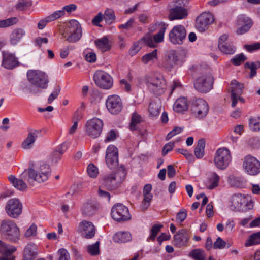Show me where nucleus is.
Returning <instances> with one entry per match:
<instances>
[{
    "instance_id": "obj_62",
    "label": "nucleus",
    "mask_w": 260,
    "mask_h": 260,
    "mask_svg": "<svg viewBox=\"0 0 260 260\" xmlns=\"http://www.w3.org/2000/svg\"><path fill=\"white\" fill-rule=\"evenodd\" d=\"M60 89L59 87L56 88L48 98V103L51 104L58 96Z\"/></svg>"
},
{
    "instance_id": "obj_51",
    "label": "nucleus",
    "mask_w": 260,
    "mask_h": 260,
    "mask_svg": "<svg viewBox=\"0 0 260 260\" xmlns=\"http://www.w3.org/2000/svg\"><path fill=\"white\" fill-rule=\"evenodd\" d=\"M162 226L163 225L162 224H154L150 231V235L148 239L154 240Z\"/></svg>"
},
{
    "instance_id": "obj_1",
    "label": "nucleus",
    "mask_w": 260,
    "mask_h": 260,
    "mask_svg": "<svg viewBox=\"0 0 260 260\" xmlns=\"http://www.w3.org/2000/svg\"><path fill=\"white\" fill-rule=\"evenodd\" d=\"M51 169L48 165L46 164H32L30 167L25 170L21 175V179H18L15 176L10 175L8 177L9 181L13 185L21 191L25 190L27 188V185L23 179H25L28 175L27 180L29 179L35 180L39 183L44 182L47 180L50 175Z\"/></svg>"
},
{
    "instance_id": "obj_52",
    "label": "nucleus",
    "mask_w": 260,
    "mask_h": 260,
    "mask_svg": "<svg viewBox=\"0 0 260 260\" xmlns=\"http://www.w3.org/2000/svg\"><path fill=\"white\" fill-rule=\"evenodd\" d=\"M58 260H70V256L64 248L60 249L57 252Z\"/></svg>"
},
{
    "instance_id": "obj_9",
    "label": "nucleus",
    "mask_w": 260,
    "mask_h": 260,
    "mask_svg": "<svg viewBox=\"0 0 260 260\" xmlns=\"http://www.w3.org/2000/svg\"><path fill=\"white\" fill-rule=\"evenodd\" d=\"M175 6L169 11V19L171 21L182 19L187 16V10L183 7L188 0H174Z\"/></svg>"
},
{
    "instance_id": "obj_26",
    "label": "nucleus",
    "mask_w": 260,
    "mask_h": 260,
    "mask_svg": "<svg viewBox=\"0 0 260 260\" xmlns=\"http://www.w3.org/2000/svg\"><path fill=\"white\" fill-rule=\"evenodd\" d=\"M188 239V234L185 230H181L174 236L173 243L175 246L181 247L185 245Z\"/></svg>"
},
{
    "instance_id": "obj_59",
    "label": "nucleus",
    "mask_w": 260,
    "mask_h": 260,
    "mask_svg": "<svg viewBox=\"0 0 260 260\" xmlns=\"http://www.w3.org/2000/svg\"><path fill=\"white\" fill-rule=\"evenodd\" d=\"M135 22L134 18H130L128 21L124 24H120L118 26L119 29H125L128 30L133 27V25Z\"/></svg>"
},
{
    "instance_id": "obj_10",
    "label": "nucleus",
    "mask_w": 260,
    "mask_h": 260,
    "mask_svg": "<svg viewBox=\"0 0 260 260\" xmlns=\"http://www.w3.org/2000/svg\"><path fill=\"white\" fill-rule=\"evenodd\" d=\"M146 85L151 92L157 95L164 93L166 88V81L161 76L149 78L146 82Z\"/></svg>"
},
{
    "instance_id": "obj_45",
    "label": "nucleus",
    "mask_w": 260,
    "mask_h": 260,
    "mask_svg": "<svg viewBox=\"0 0 260 260\" xmlns=\"http://www.w3.org/2000/svg\"><path fill=\"white\" fill-rule=\"evenodd\" d=\"M87 252L91 255H97L100 253V242L87 246Z\"/></svg>"
},
{
    "instance_id": "obj_21",
    "label": "nucleus",
    "mask_w": 260,
    "mask_h": 260,
    "mask_svg": "<svg viewBox=\"0 0 260 260\" xmlns=\"http://www.w3.org/2000/svg\"><path fill=\"white\" fill-rule=\"evenodd\" d=\"M78 231L84 238L91 239L94 236L96 229L91 222L85 220L79 223Z\"/></svg>"
},
{
    "instance_id": "obj_57",
    "label": "nucleus",
    "mask_w": 260,
    "mask_h": 260,
    "mask_svg": "<svg viewBox=\"0 0 260 260\" xmlns=\"http://www.w3.org/2000/svg\"><path fill=\"white\" fill-rule=\"evenodd\" d=\"M37 227L36 224H31L26 230L24 235L25 237L26 238H29L31 236H35L37 234Z\"/></svg>"
},
{
    "instance_id": "obj_58",
    "label": "nucleus",
    "mask_w": 260,
    "mask_h": 260,
    "mask_svg": "<svg viewBox=\"0 0 260 260\" xmlns=\"http://www.w3.org/2000/svg\"><path fill=\"white\" fill-rule=\"evenodd\" d=\"M103 187H102L101 184L98 189V194L100 197L103 198L107 201H109L111 197L110 194L108 192L103 190Z\"/></svg>"
},
{
    "instance_id": "obj_41",
    "label": "nucleus",
    "mask_w": 260,
    "mask_h": 260,
    "mask_svg": "<svg viewBox=\"0 0 260 260\" xmlns=\"http://www.w3.org/2000/svg\"><path fill=\"white\" fill-rule=\"evenodd\" d=\"M142 121V118L137 113L134 112L132 115L131 123L129 128L132 131L137 129V125Z\"/></svg>"
},
{
    "instance_id": "obj_56",
    "label": "nucleus",
    "mask_w": 260,
    "mask_h": 260,
    "mask_svg": "<svg viewBox=\"0 0 260 260\" xmlns=\"http://www.w3.org/2000/svg\"><path fill=\"white\" fill-rule=\"evenodd\" d=\"M32 5L31 1L21 0L16 6V8L19 10H23L27 7H30Z\"/></svg>"
},
{
    "instance_id": "obj_25",
    "label": "nucleus",
    "mask_w": 260,
    "mask_h": 260,
    "mask_svg": "<svg viewBox=\"0 0 260 260\" xmlns=\"http://www.w3.org/2000/svg\"><path fill=\"white\" fill-rule=\"evenodd\" d=\"M16 250V248L13 246L8 248L6 245L0 240V253H3L1 257V260H15V257L12 253Z\"/></svg>"
},
{
    "instance_id": "obj_40",
    "label": "nucleus",
    "mask_w": 260,
    "mask_h": 260,
    "mask_svg": "<svg viewBox=\"0 0 260 260\" xmlns=\"http://www.w3.org/2000/svg\"><path fill=\"white\" fill-rule=\"evenodd\" d=\"M231 84L232 86L231 94L234 93L235 95L239 96L242 92L243 85L235 80L232 81Z\"/></svg>"
},
{
    "instance_id": "obj_6",
    "label": "nucleus",
    "mask_w": 260,
    "mask_h": 260,
    "mask_svg": "<svg viewBox=\"0 0 260 260\" xmlns=\"http://www.w3.org/2000/svg\"><path fill=\"white\" fill-rule=\"evenodd\" d=\"M231 208L236 211H246L253 208L251 199L241 194H235L231 198Z\"/></svg>"
},
{
    "instance_id": "obj_64",
    "label": "nucleus",
    "mask_w": 260,
    "mask_h": 260,
    "mask_svg": "<svg viewBox=\"0 0 260 260\" xmlns=\"http://www.w3.org/2000/svg\"><path fill=\"white\" fill-rule=\"evenodd\" d=\"M245 48L248 52H251L260 49V43L257 42L251 45H245Z\"/></svg>"
},
{
    "instance_id": "obj_20",
    "label": "nucleus",
    "mask_w": 260,
    "mask_h": 260,
    "mask_svg": "<svg viewBox=\"0 0 260 260\" xmlns=\"http://www.w3.org/2000/svg\"><path fill=\"white\" fill-rule=\"evenodd\" d=\"M106 105L108 111L113 114L119 113L123 107L121 99L116 95L109 96L106 101Z\"/></svg>"
},
{
    "instance_id": "obj_60",
    "label": "nucleus",
    "mask_w": 260,
    "mask_h": 260,
    "mask_svg": "<svg viewBox=\"0 0 260 260\" xmlns=\"http://www.w3.org/2000/svg\"><path fill=\"white\" fill-rule=\"evenodd\" d=\"M183 128L180 127H175L166 136V140H169L177 134H180Z\"/></svg>"
},
{
    "instance_id": "obj_19",
    "label": "nucleus",
    "mask_w": 260,
    "mask_h": 260,
    "mask_svg": "<svg viewBox=\"0 0 260 260\" xmlns=\"http://www.w3.org/2000/svg\"><path fill=\"white\" fill-rule=\"evenodd\" d=\"M214 21V16L212 14L203 13L197 18L196 27L200 32H204Z\"/></svg>"
},
{
    "instance_id": "obj_43",
    "label": "nucleus",
    "mask_w": 260,
    "mask_h": 260,
    "mask_svg": "<svg viewBox=\"0 0 260 260\" xmlns=\"http://www.w3.org/2000/svg\"><path fill=\"white\" fill-rule=\"evenodd\" d=\"M246 68L251 70L250 78H252L256 75V70L260 68V61L246 62L245 64Z\"/></svg>"
},
{
    "instance_id": "obj_44",
    "label": "nucleus",
    "mask_w": 260,
    "mask_h": 260,
    "mask_svg": "<svg viewBox=\"0 0 260 260\" xmlns=\"http://www.w3.org/2000/svg\"><path fill=\"white\" fill-rule=\"evenodd\" d=\"M16 17H12L0 20V28L7 27L16 24L18 22Z\"/></svg>"
},
{
    "instance_id": "obj_5",
    "label": "nucleus",
    "mask_w": 260,
    "mask_h": 260,
    "mask_svg": "<svg viewBox=\"0 0 260 260\" xmlns=\"http://www.w3.org/2000/svg\"><path fill=\"white\" fill-rule=\"evenodd\" d=\"M27 76L29 82L37 87L45 89L48 85V80L47 75L39 70H29Z\"/></svg>"
},
{
    "instance_id": "obj_12",
    "label": "nucleus",
    "mask_w": 260,
    "mask_h": 260,
    "mask_svg": "<svg viewBox=\"0 0 260 260\" xmlns=\"http://www.w3.org/2000/svg\"><path fill=\"white\" fill-rule=\"evenodd\" d=\"M243 168L250 175H256L260 172V161L250 155H246L243 159Z\"/></svg>"
},
{
    "instance_id": "obj_13",
    "label": "nucleus",
    "mask_w": 260,
    "mask_h": 260,
    "mask_svg": "<svg viewBox=\"0 0 260 260\" xmlns=\"http://www.w3.org/2000/svg\"><path fill=\"white\" fill-rule=\"evenodd\" d=\"M111 214L112 218L118 222L126 221L131 218L128 208L122 204L114 205Z\"/></svg>"
},
{
    "instance_id": "obj_36",
    "label": "nucleus",
    "mask_w": 260,
    "mask_h": 260,
    "mask_svg": "<svg viewBox=\"0 0 260 260\" xmlns=\"http://www.w3.org/2000/svg\"><path fill=\"white\" fill-rule=\"evenodd\" d=\"M205 142L203 139H200L194 148V153L197 158H202L204 155Z\"/></svg>"
},
{
    "instance_id": "obj_17",
    "label": "nucleus",
    "mask_w": 260,
    "mask_h": 260,
    "mask_svg": "<svg viewBox=\"0 0 260 260\" xmlns=\"http://www.w3.org/2000/svg\"><path fill=\"white\" fill-rule=\"evenodd\" d=\"M236 25L238 27L236 34L241 35L248 32L253 25L252 20L244 14L239 15L237 19Z\"/></svg>"
},
{
    "instance_id": "obj_34",
    "label": "nucleus",
    "mask_w": 260,
    "mask_h": 260,
    "mask_svg": "<svg viewBox=\"0 0 260 260\" xmlns=\"http://www.w3.org/2000/svg\"><path fill=\"white\" fill-rule=\"evenodd\" d=\"M131 235L129 232H119L116 233L113 237V240L117 243H125L131 241Z\"/></svg>"
},
{
    "instance_id": "obj_35",
    "label": "nucleus",
    "mask_w": 260,
    "mask_h": 260,
    "mask_svg": "<svg viewBox=\"0 0 260 260\" xmlns=\"http://www.w3.org/2000/svg\"><path fill=\"white\" fill-rule=\"evenodd\" d=\"M158 59L157 50L155 49L152 52L148 53L141 57V61L144 64H147L149 62H154L155 60Z\"/></svg>"
},
{
    "instance_id": "obj_46",
    "label": "nucleus",
    "mask_w": 260,
    "mask_h": 260,
    "mask_svg": "<svg viewBox=\"0 0 260 260\" xmlns=\"http://www.w3.org/2000/svg\"><path fill=\"white\" fill-rule=\"evenodd\" d=\"M219 180V176L216 173H213L209 179L210 184L208 186V188L209 189H212L217 186Z\"/></svg>"
},
{
    "instance_id": "obj_16",
    "label": "nucleus",
    "mask_w": 260,
    "mask_h": 260,
    "mask_svg": "<svg viewBox=\"0 0 260 260\" xmlns=\"http://www.w3.org/2000/svg\"><path fill=\"white\" fill-rule=\"evenodd\" d=\"M186 36V29L181 25L175 26L169 33V39L174 44H182Z\"/></svg>"
},
{
    "instance_id": "obj_61",
    "label": "nucleus",
    "mask_w": 260,
    "mask_h": 260,
    "mask_svg": "<svg viewBox=\"0 0 260 260\" xmlns=\"http://www.w3.org/2000/svg\"><path fill=\"white\" fill-rule=\"evenodd\" d=\"M145 44L151 48H155L156 47V42H155L153 37L151 36H146L144 38Z\"/></svg>"
},
{
    "instance_id": "obj_11",
    "label": "nucleus",
    "mask_w": 260,
    "mask_h": 260,
    "mask_svg": "<svg viewBox=\"0 0 260 260\" xmlns=\"http://www.w3.org/2000/svg\"><path fill=\"white\" fill-rule=\"evenodd\" d=\"M93 80L96 85L102 89H109L113 85L111 76L102 70H98L95 72Z\"/></svg>"
},
{
    "instance_id": "obj_31",
    "label": "nucleus",
    "mask_w": 260,
    "mask_h": 260,
    "mask_svg": "<svg viewBox=\"0 0 260 260\" xmlns=\"http://www.w3.org/2000/svg\"><path fill=\"white\" fill-rule=\"evenodd\" d=\"M160 108L161 105L159 100L151 102L148 108L149 116L152 118L158 117L160 114Z\"/></svg>"
},
{
    "instance_id": "obj_28",
    "label": "nucleus",
    "mask_w": 260,
    "mask_h": 260,
    "mask_svg": "<svg viewBox=\"0 0 260 260\" xmlns=\"http://www.w3.org/2000/svg\"><path fill=\"white\" fill-rule=\"evenodd\" d=\"M37 246L34 243L28 244L23 250V260H34L37 256Z\"/></svg>"
},
{
    "instance_id": "obj_18",
    "label": "nucleus",
    "mask_w": 260,
    "mask_h": 260,
    "mask_svg": "<svg viewBox=\"0 0 260 260\" xmlns=\"http://www.w3.org/2000/svg\"><path fill=\"white\" fill-rule=\"evenodd\" d=\"M106 162L111 169H114L118 165V149L114 145H109L106 151Z\"/></svg>"
},
{
    "instance_id": "obj_22",
    "label": "nucleus",
    "mask_w": 260,
    "mask_h": 260,
    "mask_svg": "<svg viewBox=\"0 0 260 260\" xmlns=\"http://www.w3.org/2000/svg\"><path fill=\"white\" fill-rule=\"evenodd\" d=\"M71 25V35L67 38L69 43L77 42L82 37V30L79 23L75 20H72L70 22Z\"/></svg>"
},
{
    "instance_id": "obj_14",
    "label": "nucleus",
    "mask_w": 260,
    "mask_h": 260,
    "mask_svg": "<svg viewBox=\"0 0 260 260\" xmlns=\"http://www.w3.org/2000/svg\"><path fill=\"white\" fill-rule=\"evenodd\" d=\"M103 126V123L102 120L98 118H93L86 122V131L88 136L95 138L100 135Z\"/></svg>"
},
{
    "instance_id": "obj_30",
    "label": "nucleus",
    "mask_w": 260,
    "mask_h": 260,
    "mask_svg": "<svg viewBox=\"0 0 260 260\" xmlns=\"http://www.w3.org/2000/svg\"><path fill=\"white\" fill-rule=\"evenodd\" d=\"M25 31L21 28L14 29L10 35V42L11 45H15L25 35Z\"/></svg>"
},
{
    "instance_id": "obj_4",
    "label": "nucleus",
    "mask_w": 260,
    "mask_h": 260,
    "mask_svg": "<svg viewBox=\"0 0 260 260\" xmlns=\"http://www.w3.org/2000/svg\"><path fill=\"white\" fill-rule=\"evenodd\" d=\"M214 78L211 73H206L198 77L194 82V88L200 92L207 93L213 88Z\"/></svg>"
},
{
    "instance_id": "obj_55",
    "label": "nucleus",
    "mask_w": 260,
    "mask_h": 260,
    "mask_svg": "<svg viewBox=\"0 0 260 260\" xmlns=\"http://www.w3.org/2000/svg\"><path fill=\"white\" fill-rule=\"evenodd\" d=\"M65 13L63 12L62 10L56 11L52 13L51 15L48 16V20L53 21L58 18L64 16Z\"/></svg>"
},
{
    "instance_id": "obj_54",
    "label": "nucleus",
    "mask_w": 260,
    "mask_h": 260,
    "mask_svg": "<svg viewBox=\"0 0 260 260\" xmlns=\"http://www.w3.org/2000/svg\"><path fill=\"white\" fill-rule=\"evenodd\" d=\"M226 243L221 238L218 237L213 243L214 249H223L226 246Z\"/></svg>"
},
{
    "instance_id": "obj_27",
    "label": "nucleus",
    "mask_w": 260,
    "mask_h": 260,
    "mask_svg": "<svg viewBox=\"0 0 260 260\" xmlns=\"http://www.w3.org/2000/svg\"><path fill=\"white\" fill-rule=\"evenodd\" d=\"M40 132L37 130H34L29 132L24 141L21 144V147L24 149H29L33 146Z\"/></svg>"
},
{
    "instance_id": "obj_15",
    "label": "nucleus",
    "mask_w": 260,
    "mask_h": 260,
    "mask_svg": "<svg viewBox=\"0 0 260 260\" xmlns=\"http://www.w3.org/2000/svg\"><path fill=\"white\" fill-rule=\"evenodd\" d=\"M22 205L16 198L9 200L6 206L5 210L7 214L13 218H17L22 213Z\"/></svg>"
},
{
    "instance_id": "obj_33",
    "label": "nucleus",
    "mask_w": 260,
    "mask_h": 260,
    "mask_svg": "<svg viewBox=\"0 0 260 260\" xmlns=\"http://www.w3.org/2000/svg\"><path fill=\"white\" fill-rule=\"evenodd\" d=\"M94 43L98 49L102 52L109 51L111 48V45L106 37H104L101 39L96 40Z\"/></svg>"
},
{
    "instance_id": "obj_32",
    "label": "nucleus",
    "mask_w": 260,
    "mask_h": 260,
    "mask_svg": "<svg viewBox=\"0 0 260 260\" xmlns=\"http://www.w3.org/2000/svg\"><path fill=\"white\" fill-rule=\"evenodd\" d=\"M187 100L185 98L178 99L174 104L173 109L177 112H182L188 109Z\"/></svg>"
},
{
    "instance_id": "obj_23",
    "label": "nucleus",
    "mask_w": 260,
    "mask_h": 260,
    "mask_svg": "<svg viewBox=\"0 0 260 260\" xmlns=\"http://www.w3.org/2000/svg\"><path fill=\"white\" fill-rule=\"evenodd\" d=\"M178 59L176 51L174 50H170L165 54L162 67L166 70L170 71L175 66Z\"/></svg>"
},
{
    "instance_id": "obj_49",
    "label": "nucleus",
    "mask_w": 260,
    "mask_h": 260,
    "mask_svg": "<svg viewBox=\"0 0 260 260\" xmlns=\"http://www.w3.org/2000/svg\"><path fill=\"white\" fill-rule=\"evenodd\" d=\"M87 173L91 178H95L99 173L98 169L93 164H90L87 169Z\"/></svg>"
},
{
    "instance_id": "obj_24",
    "label": "nucleus",
    "mask_w": 260,
    "mask_h": 260,
    "mask_svg": "<svg viewBox=\"0 0 260 260\" xmlns=\"http://www.w3.org/2000/svg\"><path fill=\"white\" fill-rule=\"evenodd\" d=\"M19 62L15 56L9 52L3 53L2 66L7 69H13L18 66Z\"/></svg>"
},
{
    "instance_id": "obj_8",
    "label": "nucleus",
    "mask_w": 260,
    "mask_h": 260,
    "mask_svg": "<svg viewBox=\"0 0 260 260\" xmlns=\"http://www.w3.org/2000/svg\"><path fill=\"white\" fill-rule=\"evenodd\" d=\"M209 106L203 99L199 98L192 102L191 111L194 117L202 119L206 117L209 112Z\"/></svg>"
},
{
    "instance_id": "obj_50",
    "label": "nucleus",
    "mask_w": 260,
    "mask_h": 260,
    "mask_svg": "<svg viewBox=\"0 0 260 260\" xmlns=\"http://www.w3.org/2000/svg\"><path fill=\"white\" fill-rule=\"evenodd\" d=\"M166 29V28L165 25H162L161 28L159 29L158 32L153 36V39L155 42L157 43L163 41Z\"/></svg>"
},
{
    "instance_id": "obj_47",
    "label": "nucleus",
    "mask_w": 260,
    "mask_h": 260,
    "mask_svg": "<svg viewBox=\"0 0 260 260\" xmlns=\"http://www.w3.org/2000/svg\"><path fill=\"white\" fill-rule=\"evenodd\" d=\"M152 197V194H144V199L141 204V208L143 211L146 210L150 206Z\"/></svg>"
},
{
    "instance_id": "obj_3",
    "label": "nucleus",
    "mask_w": 260,
    "mask_h": 260,
    "mask_svg": "<svg viewBox=\"0 0 260 260\" xmlns=\"http://www.w3.org/2000/svg\"><path fill=\"white\" fill-rule=\"evenodd\" d=\"M0 233L11 242H16L20 239L19 229L15 222L11 220H3L1 221Z\"/></svg>"
},
{
    "instance_id": "obj_42",
    "label": "nucleus",
    "mask_w": 260,
    "mask_h": 260,
    "mask_svg": "<svg viewBox=\"0 0 260 260\" xmlns=\"http://www.w3.org/2000/svg\"><path fill=\"white\" fill-rule=\"evenodd\" d=\"M190 255L194 260H206V255L205 251L202 249H194L190 252Z\"/></svg>"
},
{
    "instance_id": "obj_38",
    "label": "nucleus",
    "mask_w": 260,
    "mask_h": 260,
    "mask_svg": "<svg viewBox=\"0 0 260 260\" xmlns=\"http://www.w3.org/2000/svg\"><path fill=\"white\" fill-rule=\"evenodd\" d=\"M219 50L225 54H233L236 51V48L231 43L218 45Z\"/></svg>"
},
{
    "instance_id": "obj_48",
    "label": "nucleus",
    "mask_w": 260,
    "mask_h": 260,
    "mask_svg": "<svg viewBox=\"0 0 260 260\" xmlns=\"http://www.w3.org/2000/svg\"><path fill=\"white\" fill-rule=\"evenodd\" d=\"M249 127L253 131H260V117L250 118L249 120Z\"/></svg>"
},
{
    "instance_id": "obj_37",
    "label": "nucleus",
    "mask_w": 260,
    "mask_h": 260,
    "mask_svg": "<svg viewBox=\"0 0 260 260\" xmlns=\"http://www.w3.org/2000/svg\"><path fill=\"white\" fill-rule=\"evenodd\" d=\"M103 15L104 20L108 24L110 25L112 24L116 19L115 12L114 10L111 9H107Z\"/></svg>"
},
{
    "instance_id": "obj_7",
    "label": "nucleus",
    "mask_w": 260,
    "mask_h": 260,
    "mask_svg": "<svg viewBox=\"0 0 260 260\" xmlns=\"http://www.w3.org/2000/svg\"><path fill=\"white\" fill-rule=\"evenodd\" d=\"M232 157L230 150L225 147L217 149L214 158V162L216 167L220 170L225 169L230 162Z\"/></svg>"
},
{
    "instance_id": "obj_39",
    "label": "nucleus",
    "mask_w": 260,
    "mask_h": 260,
    "mask_svg": "<svg viewBox=\"0 0 260 260\" xmlns=\"http://www.w3.org/2000/svg\"><path fill=\"white\" fill-rule=\"evenodd\" d=\"M260 243V232L251 235L249 238L246 240L245 245L248 247L253 245Z\"/></svg>"
},
{
    "instance_id": "obj_29",
    "label": "nucleus",
    "mask_w": 260,
    "mask_h": 260,
    "mask_svg": "<svg viewBox=\"0 0 260 260\" xmlns=\"http://www.w3.org/2000/svg\"><path fill=\"white\" fill-rule=\"evenodd\" d=\"M98 209L97 205L92 201L89 200L85 202L82 210V214L86 216L94 215Z\"/></svg>"
},
{
    "instance_id": "obj_53",
    "label": "nucleus",
    "mask_w": 260,
    "mask_h": 260,
    "mask_svg": "<svg viewBox=\"0 0 260 260\" xmlns=\"http://www.w3.org/2000/svg\"><path fill=\"white\" fill-rule=\"evenodd\" d=\"M246 59L245 56L241 53L236 55L232 60V62L235 66H239Z\"/></svg>"
},
{
    "instance_id": "obj_63",
    "label": "nucleus",
    "mask_w": 260,
    "mask_h": 260,
    "mask_svg": "<svg viewBox=\"0 0 260 260\" xmlns=\"http://www.w3.org/2000/svg\"><path fill=\"white\" fill-rule=\"evenodd\" d=\"M187 216V213L185 210L180 211L176 215V220L179 222H183Z\"/></svg>"
},
{
    "instance_id": "obj_2",
    "label": "nucleus",
    "mask_w": 260,
    "mask_h": 260,
    "mask_svg": "<svg viewBox=\"0 0 260 260\" xmlns=\"http://www.w3.org/2000/svg\"><path fill=\"white\" fill-rule=\"evenodd\" d=\"M126 176L124 168L120 167L116 172L105 175L102 180V187L108 190L116 189L123 181Z\"/></svg>"
}]
</instances>
